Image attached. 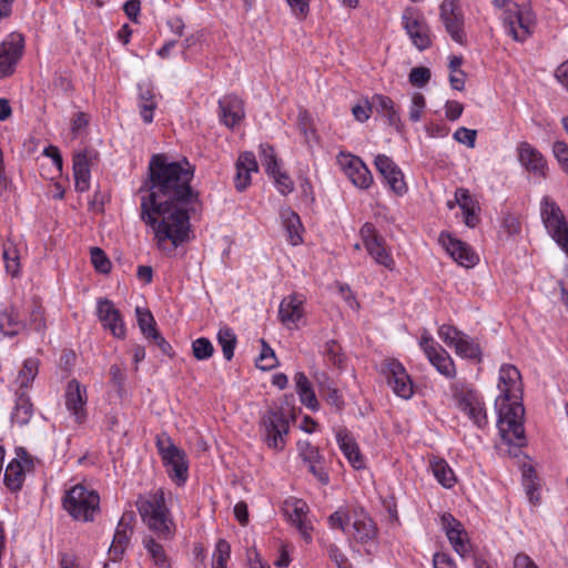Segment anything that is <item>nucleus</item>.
<instances>
[{"label":"nucleus","mask_w":568,"mask_h":568,"mask_svg":"<svg viewBox=\"0 0 568 568\" xmlns=\"http://www.w3.org/2000/svg\"><path fill=\"white\" fill-rule=\"evenodd\" d=\"M194 168L186 159L169 161L165 154L152 155L149 179L139 189L141 220L154 232L158 247L172 253L189 241L190 213L199 205L191 187Z\"/></svg>","instance_id":"f257e3e1"},{"label":"nucleus","mask_w":568,"mask_h":568,"mask_svg":"<svg viewBox=\"0 0 568 568\" xmlns=\"http://www.w3.org/2000/svg\"><path fill=\"white\" fill-rule=\"evenodd\" d=\"M498 387L501 394L496 398L495 406L500 436L508 445L523 447L526 444L525 408L519 400L523 392L519 371L513 365H503L499 371Z\"/></svg>","instance_id":"f03ea898"},{"label":"nucleus","mask_w":568,"mask_h":568,"mask_svg":"<svg viewBox=\"0 0 568 568\" xmlns=\"http://www.w3.org/2000/svg\"><path fill=\"white\" fill-rule=\"evenodd\" d=\"M136 507L142 521L159 538L171 539L175 531L171 511L165 503V493L162 488L140 496Z\"/></svg>","instance_id":"7ed1b4c3"},{"label":"nucleus","mask_w":568,"mask_h":568,"mask_svg":"<svg viewBox=\"0 0 568 568\" xmlns=\"http://www.w3.org/2000/svg\"><path fill=\"white\" fill-rule=\"evenodd\" d=\"M63 507L75 520L93 521L100 509V497L97 491L82 485H75L67 491Z\"/></svg>","instance_id":"20e7f679"},{"label":"nucleus","mask_w":568,"mask_h":568,"mask_svg":"<svg viewBox=\"0 0 568 568\" xmlns=\"http://www.w3.org/2000/svg\"><path fill=\"white\" fill-rule=\"evenodd\" d=\"M156 447L166 467L169 477L176 485H183L187 479L189 469L185 453L176 447L165 434L156 437Z\"/></svg>","instance_id":"39448f33"},{"label":"nucleus","mask_w":568,"mask_h":568,"mask_svg":"<svg viewBox=\"0 0 568 568\" xmlns=\"http://www.w3.org/2000/svg\"><path fill=\"white\" fill-rule=\"evenodd\" d=\"M264 439L270 448L281 450L288 434V419L281 408L268 409L261 419Z\"/></svg>","instance_id":"423d86ee"},{"label":"nucleus","mask_w":568,"mask_h":568,"mask_svg":"<svg viewBox=\"0 0 568 568\" xmlns=\"http://www.w3.org/2000/svg\"><path fill=\"white\" fill-rule=\"evenodd\" d=\"M541 217L551 237L568 256V224L560 207L548 196L541 201Z\"/></svg>","instance_id":"0eeeda50"},{"label":"nucleus","mask_w":568,"mask_h":568,"mask_svg":"<svg viewBox=\"0 0 568 568\" xmlns=\"http://www.w3.org/2000/svg\"><path fill=\"white\" fill-rule=\"evenodd\" d=\"M438 336L447 346L454 347L457 355L480 361L481 351L479 344L455 326L442 325L438 328Z\"/></svg>","instance_id":"6e6552de"},{"label":"nucleus","mask_w":568,"mask_h":568,"mask_svg":"<svg viewBox=\"0 0 568 568\" xmlns=\"http://www.w3.org/2000/svg\"><path fill=\"white\" fill-rule=\"evenodd\" d=\"M454 400L457 407L465 413L478 428L487 425V414L479 394L469 388L455 389Z\"/></svg>","instance_id":"1a4fd4ad"},{"label":"nucleus","mask_w":568,"mask_h":568,"mask_svg":"<svg viewBox=\"0 0 568 568\" xmlns=\"http://www.w3.org/2000/svg\"><path fill=\"white\" fill-rule=\"evenodd\" d=\"M359 234L367 253L374 261L390 271L394 270L395 261L386 248L385 240L377 234L375 226L372 223H365Z\"/></svg>","instance_id":"9d476101"},{"label":"nucleus","mask_w":568,"mask_h":568,"mask_svg":"<svg viewBox=\"0 0 568 568\" xmlns=\"http://www.w3.org/2000/svg\"><path fill=\"white\" fill-rule=\"evenodd\" d=\"M382 374L393 392L408 399L413 395V384L404 366L396 359H387L382 365Z\"/></svg>","instance_id":"9b49d317"},{"label":"nucleus","mask_w":568,"mask_h":568,"mask_svg":"<svg viewBox=\"0 0 568 568\" xmlns=\"http://www.w3.org/2000/svg\"><path fill=\"white\" fill-rule=\"evenodd\" d=\"M336 160L341 170L355 186L366 190L372 185V173L358 156L341 152Z\"/></svg>","instance_id":"f8f14e48"},{"label":"nucleus","mask_w":568,"mask_h":568,"mask_svg":"<svg viewBox=\"0 0 568 568\" xmlns=\"http://www.w3.org/2000/svg\"><path fill=\"white\" fill-rule=\"evenodd\" d=\"M24 39L18 32L10 33L0 44V79L13 73L14 67L22 57Z\"/></svg>","instance_id":"ddd939ff"},{"label":"nucleus","mask_w":568,"mask_h":568,"mask_svg":"<svg viewBox=\"0 0 568 568\" xmlns=\"http://www.w3.org/2000/svg\"><path fill=\"white\" fill-rule=\"evenodd\" d=\"M440 19L450 38L463 44L465 42L464 14L457 0H444L440 4Z\"/></svg>","instance_id":"4468645a"},{"label":"nucleus","mask_w":568,"mask_h":568,"mask_svg":"<svg viewBox=\"0 0 568 568\" xmlns=\"http://www.w3.org/2000/svg\"><path fill=\"white\" fill-rule=\"evenodd\" d=\"M65 407L72 415L77 424L85 423L88 418L87 403L88 392L87 387L81 385L77 379H71L67 384L65 393Z\"/></svg>","instance_id":"2eb2a0df"},{"label":"nucleus","mask_w":568,"mask_h":568,"mask_svg":"<svg viewBox=\"0 0 568 568\" xmlns=\"http://www.w3.org/2000/svg\"><path fill=\"white\" fill-rule=\"evenodd\" d=\"M404 28L413 41V44L423 51L432 45L429 28L423 17L414 10L406 9L403 14Z\"/></svg>","instance_id":"dca6fc26"},{"label":"nucleus","mask_w":568,"mask_h":568,"mask_svg":"<svg viewBox=\"0 0 568 568\" xmlns=\"http://www.w3.org/2000/svg\"><path fill=\"white\" fill-rule=\"evenodd\" d=\"M517 155L520 165L534 176L546 179L548 173V164L545 156L539 150L530 143L524 141L517 145Z\"/></svg>","instance_id":"f3484780"},{"label":"nucleus","mask_w":568,"mask_h":568,"mask_svg":"<svg viewBox=\"0 0 568 568\" xmlns=\"http://www.w3.org/2000/svg\"><path fill=\"white\" fill-rule=\"evenodd\" d=\"M18 458L12 459L4 471V484L11 491L21 489L26 470L33 467V460L23 448L17 450Z\"/></svg>","instance_id":"a211bd4d"},{"label":"nucleus","mask_w":568,"mask_h":568,"mask_svg":"<svg viewBox=\"0 0 568 568\" xmlns=\"http://www.w3.org/2000/svg\"><path fill=\"white\" fill-rule=\"evenodd\" d=\"M305 297L302 294L293 293L285 296L278 308V318L288 329L298 327V322L305 315Z\"/></svg>","instance_id":"6ab92c4d"},{"label":"nucleus","mask_w":568,"mask_h":568,"mask_svg":"<svg viewBox=\"0 0 568 568\" xmlns=\"http://www.w3.org/2000/svg\"><path fill=\"white\" fill-rule=\"evenodd\" d=\"M439 242L453 260L460 266L469 268L477 264L478 256L467 243L447 233L439 235Z\"/></svg>","instance_id":"aec40b11"},{"label":"nucleus","mask_w":568,"mask_h":568,"mask_svg":"<svg viewBox=\"0 0 568 568\" xmlns=\"http://www.w3.org/2000/svg\"><path fill=\"white\" fill-rule=\"evenodd\" d=\"M504 24L509 36L516 41L526 40L532 32L534 18L529 11L516 9L504 17Z\"/></svg>","instance_id":"412c9836"},{"label":"nucleus","mask_w":568,"mask_h":568,"mask_svg":"<svg viewBox=\"0 0 568 568\" xmlns=\"http://www.w3.org/2000/svg\"><path fill=\"white\" fill-rule=\"evenodd\" d=\"M374 163L394 193L403 195L407 192L403 172L390 158L385 154H378Z\"/></svg>","instance_id":"4be33fe9"},{"label":"nucleus","mask_w":568,"mask_h":568,"mask_svg":"<svg viewBox=\"0 0 568 568\" xmlns=\"http://www.w3.org/2000/svg\"><path fill=\"white\" fill-rule=\"evenodd\" d=\"M98 316L104 328H108L116 338H124L125 327L123 318L114 304L108 298L98 301Z\"/></svg>","instance_id":"5701e85b"},{"label":"nucleus","mask_w":568,"mask_h":568,"mask_svg":"<svg viewBox=\"0 0 568 568\" xmlns=\"http://www.w3.org/2000/svg\"><path fill=\"white\" fill-rule=\"evenodd\" d=\"M135 516L132 511L124 513L118 524L112 545L109 549L114 559L120 558L130 544Z\"/></svg>","instance_id":"b1692460"},{"label":"nucleus","mask_w":568,"mask_h":568,"mask_svg":"<svg viewBox=\"0 0 568 568\" xmlns=\"http://www.w3.org/2000/svg\"><path fill=\"white\" fill-rule=\"evenodd\" d=\"M219 109L221 122L227 128H234L245 116L243 101L234 94L220 99Z\"/></svg>","instance_id":"393cba45"},{"label":"nucleus","mask_w":568,"mask_h":568,"mask_svg":"<svg viewBox=\"0 0 568 568\" xmlns=\"http://www.w3.org/2000/svg\"><path fill=\"white\" fill-rule=\"evenodd\" d=\"M442 521L446 530L447 538L455 551L460 556H465L469 551V544L467 540V534L462 528L460 523L450 515H444Z\"/></svg>","instance_id":"a878e982"},{"label":"nucleus","mask_w":568,"mask_h":568,"mask_svg":"<svg viewBox=\"0 0 568 568\" xmlns=\"http://www.w3.org/2000/svg\"><path fill=\"white\" fill-rule=\"evenodd\" d=\"M258 171V164L252 152H243L236 161L235 189L243 192L251 184V173Z\"/></svg>","instance_id":"bb28decb"},{"label":"nucleus","mask_w":568,"mask_h":568,"mask_svg":"<svg viewBox=\"0 0 568 568\" xmlns=\"http://www.w3.org/2000/svg\"><path fill=\"white\" fill-rule=\"evenodd\" d=\"M336 439L339 449L343 452L348 463L355 469H363L365 467V460L353 436L346 429H339L336 434Z\"/></svg>","instance_id":"cd10ccee"},{"label":"nucleus","mask_w":568,"mask_h":568,"mask_svg":"<svg viewBox=\"0 0 568 568\" xmlns=\"http://www.w3.org/2000/svg\"><path fill=\"white\" fill-rule=\"evenodd\" d=\"M353 537L364 544L372 540L377 532L373 519L364 511H355L353 515Z\"/></svg>","instance_id":"c85d7f7f"},{"label":"nucleus","mask_w":568,"mask_h":568,"mask_svg":"<svg viewBox=\"0 0 568 568\" xmlns=\"http://www.w3.org/2000/svg\"><path fill=\"white\" fill-rule=\"evenodd\" d=\"M282 223L286 232L287 241L292 245H298L303 242V225L300 216L292 209L286 207L281 211Z\"/></svg>","instance_id":"c756f323"},{"label":"nucleus","mask_w":568,"mask_h":568,"mask_svg":"<svg viewBox=\"0 0 568 568\" xmlns=\"http://www.w3.org/2000/svg\"><path fill=\"white\" fill-rule=\"evenodd\" d=\"M73 175L75 190L85 192L90 187V165L85 153H77L73 156Z\"/></svg>","instance_id":"7c9ffc66"},{"label":"nucleus","mask_w":568,"mask_h":568,"mask_svg":"<svg viewBox=\"0 0 568 568\" xmlns=\"http://www.w3.org/2000/svg\"><path fill=\"white\" fill-rule=\"evenodd\" d=\"M139 91L140 115L145 123H151L158 106L153 89L150 84H140Z\"/></svg>","instance_id":"2f4dec72"},{"label":"nucleus","mask_w":568,"mask_h":568,"mask_svg":"<svg viewBox=\"0 0 568 568\" xmlns=\"http://www.w3.org/2000/svg\"><path fill=\"white\" fill-rule=\"evenodd\" d=\"M426 356L440 374L446 377L455 376L456 371L454 362L442 346L430 348Z\"/></svg>","instance_id":"473e14b6"},{"label":"nucleus","mask_w":568,"mask_h":568,"mask_svg":"<svg viewBox=\"0 0 568 568\" xmlns=\"http://www.w3.org/2000/svg\"><path fill=\"white\" fill-rule=\"evenodd\" d=\"M369 103L372 110L375 109L376 112L387 118L390 125L398 128L400 118L390 98L382 94H375Z\"/></svg>","instance_id":"72a5a7b5"},{"label":"nucleus","mask_w":568,"mask_h":568,"mask_svg":"<svg viewBox=\"0 0 568 568\" xmlns=\"http://www.w3.org/2000/svg\"><path fill=\"white\" fill-rule=\"evenodd\" d=\"M429 468L437 481L445 488H452L455 485V474L445 459L436 456L429 457Z\"/></svg>","instance_id":"f704fd0d"},{"label":"nucleus","mask_w":568,"mask_h":568,"mask_svg":"<svg viewBox=\"0 0 568 568\" xmlns=\"http://www.w3.org/2000/svg\"><path fill=\"white\" fill-rule=\"evenodd\" d=\"M33 415V405L26 392H17V400L11 415L12 423L23 426Z\"/></svg>","instance_id":"c9c22d12"},{"label":"nucleus","mask_w":568,"mask_h":568,"mask_svg":"<svg viewBox=\"0 0 568 568\" xmlns=\"http://www.w3.org/2000/svg\"><path fill=\"white\" fill-rule=\"evenodd\" d=\"M294 379L301 402L310 409L317 410L320 404L306 375L301 372L296 373Z\"/></svg>","instance_id":"e433bc0d"},{"label":"nucleus","mask_w":568,"mask_h":568,"mask_svg":"<svg viewBox=\"0 0 568 568\" xmlns=\"http://www.w3.org/2000/svg\"><path fill=\"white\" fill-rule=\"evenodd\" d=\"M39 373V359L27 358L16 378L17 392H26Z\"/></svg>","instance_id":"4c0bfd02"},{"label":"nucleus","mask_w":568,"mask_h":568,"mask_svg":"<svg viewBox=\"0 0 568 568\" xmlns=\"http://www.w3.org/2000/svg\"><path fill=\"white\" fill-rule=\"evenodd\" d=\"M24 328L13 307H7L0 313V331L8 336H14Z\"/></svg>","instance_id":"58836bf2"},{"label":"nucleus","mask_w":568,"mask_h":568,"mask_svg":"<svg viewBox=\"0 0 568 568\" xmlns=\"http://www.w3.org/2000/svg\"><path fill=\"white\" fill-rule=\"evenodd\" d=\"M317 382L320 392L325 397L326 402L337 410H341L344 406V400L338 389L332 385L325 374H322V378L317 377Z\"/></svg>","instance_id":"ea45409f"},{"label":"nucleus","mask_w":568,"mask_h":568,"mask_svg":"<svg viewBox=\"0 0 568 568\" xmlns=\"http://www.w3.org/2000/svg\"><path fill=\"white\" fill-rule=\"evenodd\" d=\"M307 506L305 503L297 500L293 504L292 513L290 514V518L294 525H296L297 529L304 536L306 540L311 539L308 534L310 526L305 520Z\"/></svg>","instance_id":"a19ab883"},{"label":"nucleus","mask_w":568,"mask_h":568,"mask_svg":"<svg viewBox=\"0 0 568 568\" xmlns=\"http://www.w3.org/2000/svg\"><path fill=\"white\" fill-rule=\"evenodd\" d=\"M217 342L222 348L224 358L231 361L234 356V348L237 342L233 329L227 326L221 327L217 333Z\"/></svg>","instance_id":"79ce46f5"},{"label":"nucleus","mask_w":568,"mask_h":568,"mask_svg":"<svg viewBox=\"0 0 568 568\" xmlns=\"http://www.w3.org/2000/svg\"><path fill=\"white\" fill-rule=\"evenodd\" d=\"M2 257L7 273L11 274L13 277L18 276L20 273V256L17 247L12 243L3 245Z\"/></svg>","instance_id":"37998d69"},{"label":"nucleus","mask_w":568,"mask_h":568,"mask_svg":"<svg viewBox=\"0 0 568 568\" xmlns=\"http://www.w3.org/2000/svg\"><path fill=\"white\" fill-rule=\"evenodd\" d=\"M260 159L268 175L280 170L275 151L271 145L262 144L260 146Z\"/></svg>","instance_id":"c03bdc74"},{"label":"nucleus","mask_w":568,"mask_h":568,"mask_svg":"<svg viewBox=\"0 0 568 568\" xmlns=\"http://www.w3.org/2000/svg\"><path fill=\"white\" fill-rule=\"evenodd\" d=\"M135 312H136L138 323H139L142 334L146 338H150L153 334H155L158 332V329L155 327V321H154L153 315L151 314L150 311L142 310L140 307H136Z\"/></svg>","instance_id":"a18cd8bd"},{"label":"nucleus","mask_w":568,"mask_h":568,"mask_svg":"<svg viewBox=\"0 0 568 568\" xmlns=\"http://www.w3.org/2000/svg\"><path fill=\"white\" fill-rule=\"evenodd\" d=\"M231 556V546L225 539H219L213 554V568H226Z\"/></svg>","instance_id":"49530a36"},{"label":"nucleus","mask_w":568,"mask_h":568,"mask_svg":"<svg viewBox=\"0 0 568 568\" xmlns=\"http://www.w3.org/2000/svg\"><path fill=\"white\" fill-rule=\"evenodd\" d=\"M143 544L155 565L166 567V557L162 545L156 542L152 537H145Z\"/></svg>","instance_id":"de8ad7c7"},{"label":"nucleus","mask_w":568,"mask_h":568,"mask_svg":"<svg viewBox=\"0 0 568 568\" xmlns=\"http://www.w3.org/2000/svg\"><path fill=\"white\" fill-rule=\"evenodd\" d=\"M193 356L199 359H207L214 353V347L211 341L206 337H200L192 343Z\"/></svg>","instance_id":"09e8293b"},{"label":"nucleus","mask_w":568,"mask_h":568,"mask_svg":"<svg viewBox=\"0 0 568 568\" xmlns=\"http://www.w3.org/2000/svg\"><path fill=\"white\" fill-rule=\"evenodd\" d=\"M324 356L334 366L341 367L344 362V355L342 354V347L335 341H328L324 345Z\"/></svg>","instance_id":"8fccbe9b"},{"label":"nucleus","mask_w":568,"mask_h":568,"mask_svg":"<svg viewBox=\"0 0 568 568\" xmlns=\"http://www.w3.org/2000/svg\"><path fill=\"white\" fill-rule=\"evenodd\" d=\"M90 253H91V262H92L94 268L102 274L109 273L111 270V262L108 258L104 251L101 250L100 247L94 246V247H91Z\"/></svg>","instance_id":"3c124183"},{"label":"nucleus","mask_w":568,"mask_h":568,"mask_svg":"<svg viewBox=\"0 0 568 568\" xmlns=\"http://www.w3.org/2000/svg\"><path fill=\"white\" fill-rule=\"evenodd\" d=\"M523 477H524V486H525L526 493L529 497V500L532 504H537L539 501V495L536 494L538 486H537V483L535 481V478H536L535 470L531 467H529L528 469H525L523 473Z\"/></svg>","instance_id":"603ef678"},{"label":"nucleus","mask_w":568,"mask_h":568,"mask_svg":"<svg viewBox=\"0 0 568 568\" xmlns=\"http://www.w3.org/2000/svg\"><path fill=\"white\" fill-rule=\"evenodd\" d=\"M297 449L300 456L307 464L320 463L322 458L318 453V449L315 446H313L308 440H300L297 443Z\"/></svg>","instance_id":"864d4df0"},{"label":"nucleus","mask_w":568,"mask_h":568,"mask_svg":"<svg viewBox=\"0 0 568 568\" xmlns=\"http://www.w3.org/2000/svg\"><path fill=\"white\" fill-rule=\"evenodd\" d=\"M430 79V70L426 67L413 68L409 72V82L417 88H423Z\"/></svg>","instance_id":"5fc2aeb1"},{"label":"nucleus","mask_w":568,"mask_h":568,"mask_svg":"<svg viewBox=\"0 0 568 568\" xmlns=\"http://www.w3.org/2000/svg\"><path fill=\"white\" fill-rule=\"evenodd\" d=\"M353 519L346 510L339 508L328 517V524L333 529L345 531L346 525Z\"/></svg>","instance_id":"6e6d98bb"},{"label":"nucleus","mask_w":568,"mask_h":568,"mask_svg":"<svg viewBox=\"0 0 568 568\" xmlns=\"http://www.w3.org/2000/svg\"><path fill=\"white\" fill-rule=\"evenodd\" d=\"M270 175L274 179L277 190L283 195H286L294 190V183L286 173H283L280 170H277V172Z\"/></svg>","instance_id":"4d7b16f0"},{"label":"nucleus","mask_w":568,"mask_h":568,"mask_svg":"<svg viewBox=\"0 0 568 568\" xmlns=\"http://www.w3.org/2000/svg\"><path fill=\"white\" fill-rule=\"evenodd\" d=\"M426 101L422 93H414L412 98V106L409 110V119L417 122L422 118L423 110L425 109Z\"/></svg>","instance_id":"13d9d810"},{"label":"nucleus","mask_w":568,"mask_h":568,"mask_svg":"<svg viewBox=\"0 0 568 568\" xmlns=\"http://www.w3.org/2000/svg\"><path fill=\"white\" fill-rule=\"evenodd\" d=\"M552 152L561 169L568 174V144L557 141L554 143Z\"/></svg>","instance_id":"bf43d9fd"},{"label":"nucleus","mask_w":568,"mask_h":568,"mask_svg":"<svg viewBox=\"0 0 568 568\" xmlns=\"http://www.w3.org/2000/svg\"><path fill=\"white\" fill-rule=\"evenodd\" d=\"M30 327L38 333L45 329V320L41 306H34L30 313Z\"/></svg>","instance_id":"052dcab7"},{"label":"nucleus","mask_w":568,"mask_h":568,"mask_svg":"<svg viewBox=\"0 0 568 568\" xmlns=\"http://www.w3.org/2000/svg\"><path fill=\"white\" fill-rule=\"evenodd\" d=\"M477 132L476 130H470L467 128H459L454 133V139L459 143H463L469 148H474L476 141Z\"/></svg>","instance_id":"680f3d73"},{"label":"nucleus","mask_w":568,"mask_h":568,"mask_svg":"<svg viewBox=\"0 0 568 568\" xmlns=\"http://www.w3.org/2000/svg\"><path fill=\"white\" fill-rule=\"evenodd\" d=\"M90 115L85 112H78L74 114L71 122V132L74 136H78L89 125Z\"/></svg>","instance_id":"e2e57ef3"},{"label":"nucleus","mask_w":568,"mask_h":568,"mask_svg":"<svg viewBox=\"0 0 568 568\" xmlns=\"http://www.w3.org/2000/svg\"><path fill=\"white\" fill-rule=\"evenodd\" d=\"M455 202L459 205V207L463 211L468 210L470 207H475V202L471 199L469 191L464 187H459L456 190Z\"/></svg>","instance_id":"0e129e2a"},{"label":"nucleus","mask_w":568,"mask_h":568,"mask_svg":"<svg viewBox=\"0 0 568 568\" xmlns=\"http://www.w3.org/2000/svg\"><path fill=\"white\" fill-rule=\"evenodd\" d=\"M286 2L298 19H304L308 13L310 0H286Z\"/></svg>","instance_id":"69168bd1"},{"label":"nucleus","mask_w":568,"mask_h":568,"mask_svg":"<svg viewBox=\"0 0 568 568\" xmlns=\"http://www.w3.org/2000/svg\"><path fill=\"white\" fill-rule=\"evenodd\" d=\"M372 112V106L368 101H365L364 104H356L352 108V113L354 118L359 122H365L369 119Z\"/></svg>","instance_id":"338daca9"},{"label":"nucleus","mask_w":568,"mask_h":568,"mask_svg":"<svg viewBox=\"0 0 568 568\" xmlns=\"http://www.w3.org/2000/svg\"><path fill=\"white\" fill-rule=\"evenodd\" d=\"M433 565L434 568H457L453 559L443 552L434 555Z\"/></svg>","instance_id":"774afa93"}]
</instances>
